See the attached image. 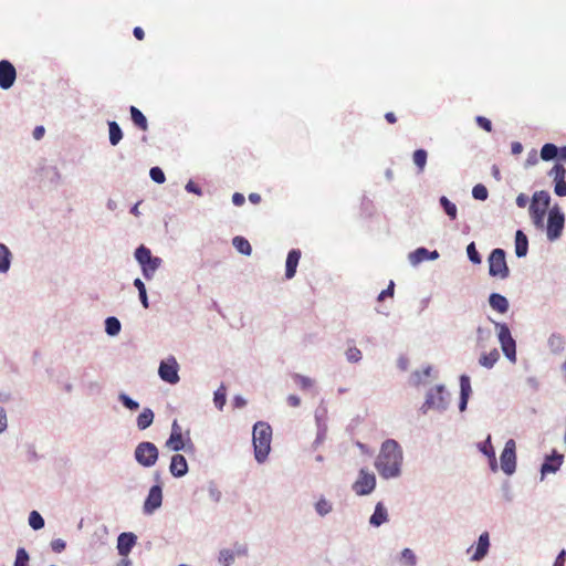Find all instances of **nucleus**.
<instances>
[{
    "label": "nucleus",
    "instance_id": "15",
    "mask_svg": "<svg viewBox=\"0 0 566 566\" xmlns=\"http://www.w3.org/2000/svg\"><path fill=\"white\" fill-rule=\"evenodd\" d=\"M136 543V536L133 533H122L117 538V549L119 555L127 556Z\"/></svg>",
    "mask_w": 566,
    "mask_h": 566
},
{
    "label": "nucleus",
    "instance_id": "23",
    "mask_svg": "<svg viewBox=\"0 0 566 566\" xmlns=\"http://www.w3.org/2000/svg\"><path fill=\"white\" fill-rule=\"evenodd\" d=\"M528 251V240L522 230H517L515 234V253L518 258H523Z\"/></svg>",
    "mask_w": 566,
    "mask_h": 566
},
{
    "label": "nucleus",
    "instance_id": "53",
    "mask_svg": "<svg viewBox=\"0 0 566 566\" xmlns=\"http://www.w3.org/2000/svg\"><path fill=\"white\" fill-rule=\"evenodd\" d=\"M8 420L6 411L2 407H0V433L7 429Z\"/></svg>",
    "mask_w": 566,
    "mask_h": 566
},
{
    "label": "nucleus",
    "instance_id": "54",
    "mask_svg": "<svg viewBox=\"0 0 566 566\" xmlns=\"http://www.w3.org/2000/svg\"><path fill=\"white\" fill-rule=\"evenodd\" d=\"M489 459H490V467H491V470L492 471H496L497 470V462H496V458H495V452L493 450V447L490 446V454H489Z\"/></svg>",
    "mask_w": 566,
    "mask_h": 566
},
{
    "label": "nucleus",
    "instance_id": "63",
    "mask_svg": "<svg viewBox=\"0 0 566 566\" xmlns=\"http://www.w3.org/2000/svg\"><path fill=\"white\" fill-rule=\"evenodd\" d=\"M565 556H566V551H562L559 553V555L556 557L554 566H564V564H565Z\"/></svg>",
    "mask_w": 566,
    "mask_h": 566
},
{
    "label": "nucleus",
    "instance_id": "52",
    "mask_svg": "<svg viewBox=\"0 0 566 566\" xmlns=\"http://www.w3.org/2000/svg\"><path fill=\"white\" fill-rule=\"evenodd\" d=\"M555 193L559 197L566 196V181L565 180L555 182Z\"/></svg>",
    "mask_w": 566,
    "mask_h": 566
},
{
    "label": "nucleus",
    "instance_id": "35",
    "mask_svg": "<svg viewBox=\"0 0 566 566\" xmlns=\"http://www.w3.org/2000/svg\"><path fill=\"white\" fill-rule=\"evenodd\" d=\"M214 405L218 409H222L227 401V388L221 385L216 391L213 397Z\"/></svg>",
    "mask_w": 566,
    "mask_h": 566
},
{
    "label": "nucleus",
    "instance_id": "7",
    "mask_svg": "<svg viewBox=\"0 0 566 566\" xmlns=\"http://www.w3.org/2000/svg\"><path fill=\"white\" fill-rule=\"evenodd\" d=\"M495 327L497 329L499 334V340L501 343V347L505 356L511 359L515 360V340L513 339L510 328L504 323H496Z\"/></svg>",
    "mask_w": 566,
    "mask_h": 566
},
{
    "label": "nucleus",
    "instance_id": "24",
    "mask_svg": "<svg viewBox=\"0 0 566 566\" xmlns=\"http://www.w3.org/2000/svg\"><path fill=\"white\" fill-rule=\"evenodd\" d=\"M133 123L142 130L148 129V123L145 115L135 106L129 108Z\"/></svg>",
    "mask_w": 566,
    "mask_h": 566
},
{
    "label": "nucleus",
    "instance_id": "30",
    "mask_svg": "<svg viewBox=\"0 0 566 566\" xmlns=\"http://www.w3.org/2000/svg\"><path fill=\"white\" fill-rule=\"evenodd\" d=\"M426 260H429V251L426 248H418L409 254V261L412 265H418Z\"/></svg>",
    "mask_w": 566,
    "mask_h": 566
},
{
    "label": "nucleus",
    "instance_id": "46",
    "mask_svg": "<svg viewBox=\"0 0 566 566\" xmlns=\"http://www.w3.org/2000/svg\"><path fill=\"white\" fill-rule=\"evenodd\" d=\"M316 511L319 515H326L327 513H329L332 511V505L328 501H326L325 499H321L317 503H316Z\"/></svg>",
    "mask_w": 566,
    "mask_h": 566
},
{
    "label": "nucleus",
    "instance_id": "18",
    "mask_svg": "<svg viewBox=\"0 0 566 566\" xmlns=\"http://www.w3.org/2000/svg\"><path fill=\"white\" fill-rule=\"evenodd\" d=\"M460 388H461V397H460L459 409L461 411H464L467 408V405H468L470 394L472 391L469 376L462 375L460 377Z\"/></svg>",
    "mask_w": 566,
    "mask_h": 566
},
{
    "label": "nucleus",
    "instance_id": "45",
    "mask_svg": "<svg viewBox=\"0 0 566 566\" xmlns=\"http://www.w3.org/2000/svg\"><path fill=\"white\" fill-rule=\"evenodd\" d=\"M150 178L157 184H164L166 180L164 171L159 167H153L149 171Z\"/></svg>",
    "mask_w": 566,
    "mask_h": 566
},
{
    "label": "nucleus",
    "instance_id": "59",
    "mask_svg": "<svg viewBox=\"0 0 566 566\" xmlns=\"http://www.w3.org/2000/svg\"><path fill=\"white\" fill-rule=\"evenodd\" d=\"M45 129L43 126H36L33 130V137L36 140H40L44 136Z\"/></svg>",
    "mask_w": 566,
    "mask_h": 566
},
{
    "label": "nucleus",
    "instance_id": "22",
    "mask_svg": "<svg viewBox=\"0 0 566 566\" xmlns=\"http://www.w3.org/2000/svg\"><path fill=\"white\" fill-rule=\"evenodd\" d=\"M490 306L501 313L504 314L509 310V302L505 296L499 294V293H492L489 297Z\"/></svg>",
    "mask_w": 566,
    "mask_h": 566
},
{
    "label": "nucleus",
    "instance_id": "29",
    "mask_svg": "<svg viewBox=\"0 0 566 566\" xmlns=\"http://www.w3.org/2000/svg\"><path fill=\"white\" fill-rule=\"evenodd\" d=\"M109 143L116 146L123 138V133L119 125L116 122L108 123Z\"/></svg>",
    "mask_w": 566,
    "mask_h": 566
},
{
    "label": "nucleus",
    "instance_id": "2",
    "mask_svg": "<svg viewBox=\"0 0 566 566\" xmlns=\"http://www.w3.org/2000/svg\"><path fill=\"white\" fill-rule=\"evenodd\" d=\"M254 457L258 462H263L271 450L272 428L269 423L259 421L253 427Z\"/></svg>",
    "mask_w": 566,
    "mask_h": 566
},
{
    "label": "nucleus",
    "instance_id": "62",
    "mask_svg": "<svg viewBox=\"0 0 566 566\" xmlns=\"http://www.w3.org/2000/svg\"><path fill=\"white\" fill-rule=\"evenodd\" d=\"M186 189H187V191H189V192H193V193H197V195H200V193H201V191H200L199 187H198L196 184H193L192 181H189V182L186 185Z\"/></svg>",
    "mask_w": 566,
    "mask_h": 566
},
{
    "label": "nucleus",
    "instance_id": "9",
    "mask_svg": "<svg viewBox=\"0 0 566 566\" xmlns=\"http://www.w3.org/2000/svg\"><path fill=\"white\" fill-rule=\"evenodd\" d=\"M376 488V476L365 469L359 471L358 479L353 484V491L357 495L370 494Z\"/></svg>",
    "mask_w": 566,
    "mask_h": 566
},
{
    "label": "nucleus",
    "instance_id": "19",
    "mask_svg": "<svg viewBox=\"0 0 566 566\" xmlns=\"http://www.w3.org/2000/svg\"><path fill=\"white\" fill-rule=\"evenodd\" d=\"M562 463V454H553L551 457H547L542 465L541 472L543 475L547 473H555L560 468Z\"/></svg>",
    "mask_w": 566,
    "mask_h": 566
},
{
    "label": "nucleus",
    "instance_id": "50",
    "mask_svg": "<svg viewBox=\"0 0 566 566\" xmlns=\"http://www.w3.org/2000/svg\"><path fill=\"white\" fill-rule=\"evenodd\" d=\"M401 557L409 563L410 566H415L416 564V556L413 552L409 548H405L401 552Z\"/></svg>",
    "mask_w": 566,
    "mask_h": 566
},
{
    "label": "nucleus",
    "instance_id": "14",
    "mask_svg": "<svg viewBox=\"0 0 566 566\" xmlns=\"http://www.w3.org/2000/svg\"><path fill=\"white\" fill-rule=\"evenodd\" d=\"M169 471L176 478L184 476L188 472V464L185 457L179 453L172 455Z\"/></svg>",
    "mask_w": 566,
    "mask_h": 566
},
{
    "label": "nucleus",
    "instance_id": "44",
    "mask_svg": "<svg viewBox=\"0 0 566 566\" xmlns=\"http://www.w3.org/2000/svg\"><path fill=\"white\" fill-rule=\"evenodd\" d=\"M548 344L552 349L560 350L564 347V338L560 335L553 334L548 339Z\"/></svg>",
    "mask_w": 566,
    "mask_h": 566
},
{
    "label": "nucleus",
    "instance_id": "12",
    "mask_svg": "<svg viewBox=\"0 0 566 566\" xmlns=\"http://www.w3.org/2000/svg\"><path fill=\"white\" fill-rule=\"evenodd\" d=\"M17 77L14 66L7 60L0 61V87L3 90L10 88Z\"/></svg>",
    "mask_w": 566,
    "mask_h": 566
},
{
    "label": "nucleus",
    "instance_id": "34",
    "mask_svg": "<svg viewBox=\"0 0 566 566\" xmlns=\"http://www.w3.org/2000/svg\"><path fill=\"white\" fill-rule=\"evenodd\" d=\"M106 333L111 336H115L120 332V322L116 317H107L105 321Z\"/></svg>",
    "mask_w": 566,
    "mask_h": 566
},
{
    "label": "nucleus",
    "instance_id": "49",
    "mask_svg": "<svg viewBox=\"0 0 566 566\" xmlns=\"http://www.w3.org/2000/svg\"><path fill=\"white\" fill-rule=\"evenodd\" d=\"M475 120H476V124H478L481 128H483L484 130H486V132H489V133L492 130V123H491V120H490V119H488L486 117H484V116H478Z\"/></svg>",
    "mask_w": 566,
    "mask_h": 566
},
{
    "label": "nucleus",
    "instance_id": "58",
    "mask_svg": "<svg viewBox=\"0 0 566 566\" xmlns=\"http://www.w3.org/2000/svg\"><path fill=\"white\" fill-rule=\"evenodd\" d=\"M209 495H210L211 500L214 502H219L221 499V492L217 488H210Z\"/></svg>",
    "mask_w": 566,
    "mask_h": 566
},
{
    "label": "nucleus",
    "instance_id": "32",
    "mask_svg": "<svg viewBox=\"0 0 566 566\" xmlns=\"http://www.w3.org/2000/svg\"><path fill=\"white\" fill-rule=\"evenodd\" d=\"M440 205L442 206L444 212L450 217L451 220H455L458 216L457 206L451 202L447 197L442 196L440 198Z\"/></svg>",
    "mask_w": 566,
    "mask_h": 566
},
{
    "label": "nucleus",
    "instance_id": "28",
    "mask_svg": "<svg viewBox=\"0 0 566 566\" xmlns=\"http://www.w3.org/2000/svg\"><path fill=\"white\" fill-rule=\"evenodd\" d=\"M499 358H500V354H499L497 349L494 348L490 353L483 354L480 357L479 363L483 367L492 368L494 366V364L499 360Z\"/></svg>",
    "mask_w": 566,
    "mask_h": 566
},
{
    "label": "nucleus",
    "instance_id": "17",
    "mask_svg": "<svg viewBox=\"0 0 566 566\" xmlns=\"http://www.w3.org/2000/svg\"><path fill=\"white\" fill-rule=\"evenodd\" d=\"M166 447L172 451H180L184 449H193L192 443L189 441L187 444L182 438V433H170L169 439L166 441Z\"/></svg>",
    "mask_w": 566,
    "mask_h": 566
},
{
    "label": "nucleus",
    "instance_id": "64",
    "mask_svg": "<svg viewBox=\"0 0 566 566\" xmlns=\"http://www.w3.org/2000/svg\"><path fill=\"white\" fill-rule=\"evenodd\" d=\"M133 33H134V36H135L137 40H139V41L144 40L145 32H144V30H143L140 27H136V28H134Z\"/></svg>",
    "mask_w": 566,
    "mask_h": 566
},
{
    "label": "nucleus",
    "instance_id": "61",
    "mask_svg": "<svg viewBox=\"0 0 566 566\" xmlns=\"http://www.w3.org/2000/svg\"><path fill=\"white\" fill-rule=\"evenodd\" d=\"M287 403L291 406V407H298L300 403H301V399L300 397L295 396V395H290L287 397Z\"/></svg>",
    "mask_w": 566,
    "mask_h": 566
},
{
    "label": "nucleus",
    "instance_id": "1",
    "mask_svg": "<svg viewBox=\"0 0 566 566\" xmlns=\"http://www.w3.org/2000/svg\"><path fill=\"white\" fill-rule=\"evenodd\" d=\"M402 464V451L397 441L386 440L380 448L375 461V467L384 479L396 478L400 474Z\"/></svg>",
    "mask_w": 566,
    "mask_h": 566
},
{
    "label": "nucleus",
    "instance_id": "40",
    "mask_svg": "<svg viewBox=\"0 0 566 566\" xmlns=\"http://www.w3.org/2000/svg\"><path fill=\"white\" fill-rule=\"evenodd\" d=\"M472 196L474 199L483 201L488 199L489 191L485 186L479 184L473 187Z\"/></svg>",
    "mask_w": 566,
    "mask_h": 566
},
{
    "label": "nucleus",
    "instance_id": "48",
    "mask_svg": "<svg viewBox=\"0 0 566 566\" xmlns=\"http://www.w3.org/2000/svg\"><path fill=\"white\" fill-rule=\"evenodd\" d=\"M119 399L120 401L123 402V405L128 408L129 410H136L138 409L139 405L137 401L133 400L132 398H129L127 395L125 394H122L119 396Z\"/></svg>",
    "mask_w": 566,
    "mask_h": 566
},
{
    "label": "nucleus",
    "instance_id": "3",
    "mask_svg": "<svg viewBox=\"0 0 566 566\" xmlns=\"http://www.w3.org/2000/svg\"><path fill=\"white\" fill-rule=\"evenodd\" d=\"M549 195L546 191H537L533 195L530 206L531 219L536 228L544 227V217L549 206Z\"/></svg>",
    "mask_w": 566,
    "mask_h": 566
},
{
    "label": "nucleus",
    "instance_id": "55",
    "mask_svg": "<svg viewBox=\"0 0 566 566\" xmlns=\"http://www.w3.org/2000/svg\"><path fill=\"white\" fill-rule=\"evenodd\" d=\"M538 163V157H537V154L536 151H532L528 154L527 158H526V161H525V166L528 167V166H534Z\"/></svg>",
    "mask_w": 566,
    "mask_h": 566
},
{
    "label": "nucleus",
    "instance_id": "60",
    "mask_svg": "<svg viewBox=\"0 0 566 566\" xmlns=\"http://www.w3.org/2000/svg\"><path fill=\"white\" fill-rule=\"evenodd\" d=\"M53 551L60 553L65 548V543L61 539H56L52 543Z\"/></svg>",
    "mask_w": 566,
    "mask_h": 566
},
{
    "label": "nucleus",
    "instance_id": "5",
    "mask_svg": "<svg viewBox=\"0 0 566 566\" xmlns=\"http://www.w3.org/2000/svg\"><path fill=\"white\" fill-rule=\"evenodd\" d=\"M489 274L492 277L504 280L510 275V269L506 263L505 252L503 249H494L488 259Z\"/></svg>",
    "mask_w": 566,
    "mask_h": 566
},
{
    "label": "nucleus",
    "instance_id": "4",
    "mask_svg": "<svg viewBox=\"0 0 566 566\" xmlns=\"http://www.w3.org/2000/svg\"><path fill=\"white\" fill-rule=\"evenodd\" d=\"M135 258L142 265L143 274L147 280H150L154 276L155 272L161 264V259L153 256L150 250L144 245L136 249Z\"/></svg>",
    "mask_w": 566,
    "mask_h": 566
},
{
    "label": "nucleus",
    "instance_id": "27",
    "mask_svg": "<svg viewBox=\"0 0 566 566\" xmlns=\"http://www.w3.org/2000/svg\"><path fill=\"white\" fill-rule=\"evenodd\" d=\"M232 244L237 249L238 252H240L244 255H250L252 253V248H251L250 242L243 237H240V235L234 237L232 240Z\"/></svg>",
    "mask_w": 566,
    "mask_h": 566
},
{
    "label": "nucleus",
    "instance_id": "25",
    "mask_svg": "<svg viewBox=\"0 0 566 566\" xmlns=\"http://www.w3.org/2000/svg\"><path fill=\"white\" fill-rule=\"evenodd\" d=\"M154 421V412L151 409L149 408H145L140 413L139 416L137 417V427L138 429L140 430H145L147 429L148 427H150V424L153 423Z\"/></svg>",
    "mask_w": 566,
    "mask_h": 566
},
{
    "label": "nucleus",
    "instance_id": "57",
    "mask_svg": "<svg viewBox=\"0 0 566 566\" xmlns=\"http://www.w3.org/2000/svg\"><path fill=\"white\" fill-rule=\"evenodd\" d=\"M528 202V197L524 193H520L516 198V205L520 208H525Z\"/></svg>",
    "mask_w": 566,
    "mask_h": 566
},
{
    "label": "nucleus",
    "instance_id": "26",
    "mask_svg": "<svg viewBox=\"0 0 566 566\" xmlns=\"http://www.w3.org/2000/svg\"><path fill=\"white\" fill-rule=\"evenodd\" d=\"M11 265V252L2 243H0V273H7Z\"/></svg>",
    "mask_w": 566,
    "mask_h": 566
},
{
    "label": "nucleus",
    "instance_id": "56",
    "mask_svg": "<svg viewBox=\"0 0 566 566\" xmlns=\"http://www.w3.org/2000/svg\"><path fill=\"white\" fill-rule=\"evenodd\" d=\"M244 201H245V198H244V196L242 193H240V192L233 193L232 202H233L234 206L240 207V206H242L244 203Z\"/></svg>",
    "mask_w": 566,
    "mask_h": 566
},
{
    "label": "nucleus",
    "instance_id": "33",
    "mask_svg": "<svg viewBox=\"0 0 566 566\" xmlns=\"http://www.w3.org/2000/svg\"><path fill=\"white\" fill-rule=\"evenodd\" d=\"M558 155V148L554 144H545L541 149V158L543 160H552Z\"/></svg>",
    "mask_w": 566,
    "mask_h": 566
},
{
    "label": "nucleus",
    "instance_id": "31",
    "mask_svg": "<svg viewBox=\"0 0 566 566\" xmlns=\"http://www.w3.org/2000/svg\"><path fill=\"white\" fill-rule=\"evenodd\" d=\"M427 157H428V154L424 149H417L413 153L412 159H413V163L417 166L419 172H422L424 170V167L427 164Z\"/></svg>",
    "mask_w": 566,
    "mask_h": 566
},
{
    "label": "nucleus",
    "instance_id": "39",
    "mask_svg": "<svg viewBox=\"0 0 566 566\" xmlns=\"http://www.w3.org/2000/svg\"><path fill=\"white\" fill-rule=\"evenodd\" d=\"M549 176L554 178V181L565 180L566 169L563 165L556 164L549 171Z\"/></svg>",
    "mask_w": 566,
    "mask_h": 566
},
{
    "label": "nucleus",
    "instance_id": "16",
    "mask_svg": "<svg viewBox=\"0 0 566 566\" xmlns=\"http://www.w3.org/2000/svg\"><path fill=\"white\" fill-rule=\"evenodd\" d=\"M301 259V251L297 249H293L289 252L285 264V276L286 279H292L296 273V268L298 261Z\"/></svg>",
    "mask_w": 566,
    "mask_h": 566
},
{
    "label": "nucleus",
    "instance_id": "42",
    "mask_svg": "<svg viewBox=\"0 0 566 566\" xmlns=\"http://www.w3.org/2000/svg\"><path fill=\"white\" fill-rule=\"evenodd\" d=\"M29 555L24 548H19L17 552V557L14 562V566H28Z\"/></svg>",
    "mask_w": 566,
    "mask_h": 566
},
{
    "label": "nucleus",
    "instance_id": "21",
    "mask_svg": "<svg viewBox=\"0 0 566 566\" xmlns=\"http://www.w3.org/2000/svg\"><path fill=\"white\" fill-rule=\"evenodd\" d=\"M489 546H490L489 533L484 532L479 537L475 552L472 555V559L473 560L482 559L486 555V553L489 551Z\"/></svg>",
    "mask_w": 566,
    "mask_h": 566
},
{
    "label": "nucleus",
    "instance_id": "36",
    "mask_svg": "<svg viewBox=\"0 0 566 566\" xmlns=\"http://www.w3.org/2000/svg\"><path fill=\"white\" fill-rule=\"evenodd\" d=\"M134 286L138 290L139 298L145 308L149 307L147 292L144 282L140 279H135Z\"/></svg>",
    "mask_w": 566,
    "mask_h": 566
},
{
    "label": "nucleus",
    "instance_id": "6",
    "mask_svg": "<svg viewBox=\"0 0 566 566\" xmlns=\"http://www.w3.org/2000/svg\"><path fill=\"white\" fill-rule=\"evenodd\" d=\"M158 449L153 442H140L135 449L136 461L146 468L153 467L158 460Z\"/></svg>",
    "mask_w": 566,
    "mask_h": 566
},
{
    "label": "nucleus",
    "instance_id": "10",
    "mask_svg": "<svg viewBox=\"0 0 566 566\" xmlns=\"http://www.w3.org/2000/svg\"><path fill=\"white\" fill-rule=\"evenodd\" d=\"M516 444L513 439L506 441L501 453V469L507 475H511L516 468Z\"/></svg>",
    "mask_w": 566,
    "mask_h": 566
},
{
    "label": "nucleus",
    "instance_id": "20",
    "mask_svg": "<svg viewBox=\"0 0 566 566\" xmlns=\"http://www.w3.org/2000/svg\"><path fill=\"white\" fill-rule=\"evenodd\" d=\"M388 521V512L381 502H378L375 506L374 514L370 516L369 523L373 526H380Z\"/></svg>",
    "mask_w": 566,
    "mask_h": 566
},
{
    "label": "nucleus",
    "instance_id": "41",
    "mask_svg": "<svg viewBox=\"0 0 566 566\" xmlns=\"http://www.w3.org/2000/svg\"><path fill=\"white\" fill-rule=\"evenodd\" d=\"M467 253H468V256L470 259V261L474 264H480L481 263V256L475 248V244L474 242H471L468 248H467Z\"/></svg>",
    "mask_w": 566,
    "mask_h": 566
},
{
    "label": "nucleus",
    "instance_id": "43",
    "mask_svg": "<svg viewBox=\"0 0 566 566\" xmlns=\"http://www.w3.org/2000/svg\"><path fill=\"white\" fill-rule=\"evenodd\" d=\"M346 358L350 363H357L361 359V352L355 346L349 347L346 350Z\"/></svg>",
    "mask_w": 566,
    "mask_h": 566
},
{
    "label": "nucleus",
    "instance_id": "37",
    "mask_svg": "<svg viewBox=\"0 0 566 566\" xmlns=\"http://www.w3.org/2000/svg\"><path fill=\"white\" fill-rule=\"evenodd\" d=\"M292 378H293L294 382L296 384V386L298 388H301L302 390L310 389L313 386V380L306 376H303L300 374H294L292 376Z\"/></svg>",
    "mask_w": 566,
    "mask_h": 566
},
{
    "label": "nucleus",
    "instance_id": "47",
    "mask_svg": "<svg viewBox=\"0 0 566 566\" xmlns=\"http://www.w3.org/2000/svg\"><path fill=\"white\" fill-rule=\"evenodd\" d=\"M234 560V555L231 551L224 549L220 552L219 562L224 566H229Z\"/></svg>",
    "mask_w": 566,
    "mask_h": 566
},
{
    "label": "nucleus",
    "instance_id": "8",
    "mask_svg": "<svg viewBox=\"0 0 566 566\" xmlns=\"http://www.w3.org/2000/svg\"><path fill=\"white\" fill-rule=\"evenodd\" d=\"M564 223V213L558 208H554L548 212L547 238L549 241H555L562 235Z\"/></svg>",
    "mask_w": 566,
    "mask_h": 566
},
{
    "label": "nucleus",
    "instance_id": "11",
    "mask_svg": "<svg viewBox=\"0 0 566 566\" xmlns=\"http://www.w3.org/2000/svg\"><path fill=\"white\" fill-rule=\"evenodd\" d=\"M158 374L160 378L171 385H175L179 381L178 375V363L174 357L168 358L160 363Z\"/></svg>",
    "mask_w": 566,
    "mask_h": 566
},
{
    "label": "nucleus",
    "instance_id": "13",
    "mask_svg": "<svg viewBox=\"0 0 566 566\" xmlns=\"http://www.w3.org/2000/svg\"><path fill=\"white\" fill-rule=\"evenodd\" d=\"M163 502V491L159 485H154L148 493V496L144 503V511L147 514H151L155 510L160 507Z\"/></svg>",
    "mask_w": 566,
    "mask_h": 566
},
{
    "label": "nucleus",
    "instance_id": "51",
    "mask_svg": "<svg viewBox=\"0 0 566 566\" xmlns=\"http://www.w3.org/2000/svg\"><path fill=\"white\" fill-rule=\"evenodd\" d=\"M394 291H395V283H394V281H390L388 287L386 290L381 291L380 294L378 295V301H382L387 296L392 297Z\"/></svg>",
    "mask_w": 566,
    "mask_h": 566
},
{
    "label": "nucleus",
    "instance_id": "38",
    "mask_svg": "<svg viewBox=\"0 0 566 566\" xmlns=\"http://www.w3.org/2000/svg\"><path fill=\"white\" fill-rule=\"evenodd\" d=\"M29 524L33 530L38 531L44 526V520L39 512L32 511L29 515Z\"/></svg>",
    "mask_w": 566,
    "mask_h": 566
}]
</instances>
